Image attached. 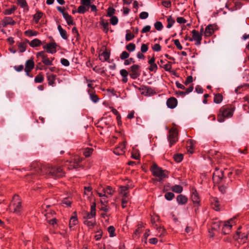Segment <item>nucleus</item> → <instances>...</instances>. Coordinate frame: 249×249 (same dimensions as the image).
I'll use <instances>...</instances> for the list:
<instances>
[{"label": "nucleus", "mask_w": 249, "mask_h": 249, "mask_svg": "<svg viewBox=\"0 0 249 249\" xmlns=\"http://www.w3.org/2000/svg\"><path fill=\"white\" fill-rule=\"evenodd\" d=\"M81 160H82L80 158L75 157L72 160V161H67L64 166L70 170L76 168L78 167V164Z\"/></svg>", "instance_id": "1a4fd4ad"}, {"label": "nucleus", "mask_w": 249, "mask_h": 249, "mask_svg": "<svg viewBox=\"0 0 249 249\" xmlns=\"http://www.w3.org/2000/svg\"><path fill=\"white\" fill-rule=\"evenodd\" d=\"M96 221L95 219H85L84 224L87 225L89 228H92L95 224Z\"/></svg>", "instance_id": "c756f323"}, {"label": "nucleus", "mask_w": 249, "mask_h": 249, "mask_svg": "<svg viewBox=\"0 0 249 249\" xmlns=\"http://www.w3.org/2000/svg\"><path fill=\"white\" fill-rule=\"evenodd\" d=\"M17 1L18 5H19L21 8H24L27 11L29 10L26 0H17Z\"/></svg>", "instance_id": "473e14b6"}, {"label": "nucleus", "mask_w": 249, "mask_h": 249, "mask_svg": "<svg viewBox=\"0 0 249 249\" xmlns=\"http://www.w3.org/2000/svg\"><path fill=\"white\" fill-rule=\"evenodd\" d=\"M102 191H104L105 194L107 196H112L115 192V190L110 186H107L106 188H103Z\"/></svg>", "instance_id": "7c9ffc66"}, {"label": "nucleus", "mask_w": 249, "mask_h": 249, "mask_svg": "<svg viewBox=\"0 0 249 249\" xmlns=\"http://www.w3.org/2000/svg\"><path fill=\"white\" fill-rule=\"evenodd\" d=\"M110 23L113 25H116L118 22V19L117 17L116 16H112L111 17V18L110 19Z\"/></svg>", "instance_id": "4d7b16f0"}, {"label": "nucleus", "mask_w": 249, "mask_h": 249, "mask_svg": "<svg viewBox=\"0 0 249 249\" xmlns=\"http://www.w3.org/2000/svg\"><path fill=\"white\" fill-rule=\"evenodd\" d=\"M217 29V26L214 24H209L205 28L204 36L205 37L212 36Z\"/></svg>", "instance_id": "9b49d317"}, {"label": "nucleus", "mask_w": 249, "mask_h": 249, "mask_svg": "<svg viewBox=\"0 0 249 249\" xmlns=\"http://www.w3.org/2000/svg\"><path fill=\"white\" fill-rule=\"evenodd\" d=\"M148 50L147 44H142L141 47V51L142 53H146Z\"/></svg>", "instance_id": "0e129e2a"}, {"label": "nucleus", "mask_w": 249, "mask_h": 249, "mask_svg": "<svg viewBox=\"0 0 249 249\" xmlns=\"http://www.w3.org/2000/svg\"><path fill=\"white\" fill-rule=\"evenodd\" d=\"M35 82L36 83H41L44 81V77L41 73H39L35 77L34 79Z\"/></svg>", "instance_id": "79ce46f5"}, {"label": "nucleus", "mask_w": 249, "mask_h": 249, "mask_svg": "<svg viewBox=\"0 0 249 249\" xmlns=\"http://www.w3.org/2000/svg\"><path fill=\"white\" fill-rule=\"evenodd\" d=\"M24 34L28 36H35L37 35L38 33L31 30H28L24 32Z\"/></svg>", "instance_id": "a19ab883"}, {"label": "nucleus", "mask_w": 249, "mask_h": 249, "mask_svg": "<svg viewBox=\"0 0 249 249\" xmlns=\"http://www.w3.org/2000/svg\"><path fill=\"white\" fill-rule=\"evenodd\" d=\"M223 100V97L220 94H217L215 95L213 99L214 102L216 104L220 103Z\"/></svg>", "instance_id": "ea45409f"}, {"label": "nucleus", "mask_w": 249, "mask_h": 249, "mask_svg": "<svg viewBox=\"0 0 249 249\" xmlns=\"http://www.w3.org/2000/svg\"><path fill=\"white\" fill-rule=\"evenodd\" d=\"M43 13L41 12H37L34 16V20L36 23H37L39 19L42 18Z\"/></svg>", "instance_id": "4c0bfd02"}, {"label": "nucleus", "mask_w": 249, "mask_h": 249, "mask_svg": "<svg viewBox=\"0 0 249 249\" xmlns=\"http://www.w3.org/2000/svg\"><path fill=\"white\" fill-rule=\"evenodd\" d=\"M109 53L107 52V51H105L99 55V59L100 60L103 62L107 61L109 60Z\"/></svg>", "instance_id": "a878e982"}, {"label": "nucleus", "mask_w": 249, "mask_h": 249, "mask_svg": "<svg viewBox=\"0 0 249 249\" xmlns=\"http://www.w3.org/2000/svg\"><path fill=\"white\" fill-rule=\"evenodd\" d=\"M223 177L224 174L223 171L216 168L213 174V181L215 183H219L221 182Z\"/></svg>", "instance_id": "9d476101"}, {"label": "nucleus", "mask_w": 249, "mask_h": 249, "mask_svg": "<svg viewBox=\"0 0 249 249\" xmlns=\"http://www.w3.org/2000/svg\"><path fill=\"white\" fill-rule=\"evenodd\" d=\"M135 36L134 35L131 34V33H128L127 32L126 35H125V40L127 41H129L131 40L133 38H134Z\"/></svg>", "instance_id": "13d9d810"}, {"label": "nucleus", "mask_w": 249, "mask_h": 249, "mask_svg": "<svg viewBox=\"0 0 249 249\" xmlns=\"http://www.w3.org/2000/svg\"><path fill=\"white\" fill-rule=\"evenodd\" d=\"M148 13L146 12H142L140 14V18L142 19H144L148 17Z\"/></svg>", "instance_id": "052dcab7"}, {"label": "nucleus", "mask_w": 249, "mask_h": 249, "mask_svg": "<svg viewBox=\"0 0 249 249\" xmlns=\"http://www.w3.org/2000/svg\"><path fill=\"white\" fill-rule=\"evenodd\" d=\"M178 132L176 129H172L169 131L168 140L170 146L174 144L178 141Z\"/></svg>", "instance_id": "6e6552de"}, {"label": "nucleus", "mask_w": 249, "mask_h": 249, "mask_svg": "<svg viewBox=\"0 0 249 249\" xmlns=\"http://www.w3.org/2000/svg\"><path fill=\"white\" fill-rule=\"evenodd\" d=\"M119 194L122 197H129L128 187L125 186H122L120 187Z\"/></svg>", "instance_id": "412c9836"}, {"label": "nucleus", "mask_w": 249, "mask_h": 249, "mask_svg": "<svg viewBox=\"0 0 249 249\" xmlns=\"http://www.w3.org/2000/svg\"><path fill=\"white\" fill-rule=\"evenodd\" d=\"M46 174L53 178H59L64 176V172L60 167L52 166L35 167L34 170L27 175L26 178L28 181L35 178L36 174Z\"/></svg>", "instance_id": "f257e3e1"}, {"label": "nucleus", "mask_w": 249, "mask_h": 249, "mask_svg": "<svg viewBox=\"0 0 249 249\" xmlns=\"http://www.w3.org/2000/svg\"><path fill=\"white\" fill-rule=\"evenodd\" d=\"M35 66V63L33 59H28L25 62V68L26 69L32 70Z\"/></svg>", "instance_id": "2f4dec72"}, {"label": "nucleus", "mask_w": 249, "mask_h": 249, "mask_svg": "<svg viewBox=\"0 0 249 249\" xmlns=\"http://www.w3.org/2000/svg\"><path fill=\"white\" fill-rule=\"evenodd\" d=\"M234 109L231 107L221 108L218 114V121L222 123L224 122L225 118H230L232 116Z\"/></svg>", "instance_id": "7ed1b4c3"}, {"label": "nucleus", "mask_w": 249, "mask_h": 249, "mask_svg": "<svg viewBox=\"0 0 249 249\" xmlns=\"http://www.w3.org/2000/svg\"><path fill=\"white\" fill-rule=\"evenodd\" d=\"M154 27L156 28V29L158 31H161L163 28L162 24L160 21H156L154 23Z\"/></svg>", "instance_id": "3c124183"}, {"label": "nucleus", "mask_w": 249, "mask_h": 249, "mask_svg": "<svg viewBox=\"0 0 249 249\" xmlns=\"http://www.w3.org/2000/svg\"><path fill=\"white\" fill-rule=\"evenodd\" d=\"M166 104L168 107L174 108L177 105V100L175 98H170L167 100Z\"/></svg>", "instance_id": "aec40b11"}, {"label": "nucleus", "mask_w": 249, "mask_h": 249, "mask_svg": "<svg viewBox=\"0 0 249 249\" xmlns=\"http://www.w3.org/2000/svg\"><path fill=\"white\" fill-rule=\"evenodd\" d=\"M16 7L13 5L10 8L5 9L3 14L5 15H10L16 11Z\"/></svg>", "instance_id": "f704fd0d"}, {"label": "nucleus", "mask_w": 249, "mask_h": 249, "mask_svg": "<svg viewBox=\"0 0 249 249\" xmlns=\"http://www.w3.org/2000/svg\"><path fill=\"white\" fill-rule=\"evenodd\" d=\"M88 92L89 94V97L90 100L94 103H97L99 99L97 97V95L93 92H90V90L88 91Z\"/></svg>", "instance_id": "e433bc0d"}, {"label": "nucleus", "mask_w": 249, "mask_h": 249, "mask_svg": "<svg viewBox=\"0 0 249 249\" xmlns=\"http://www.w3.org/2000/svg\"><path fill=\"white\" fill-rule=\"evenodd\" d=\"M167 25L166 26V27L167 28H170L173 26L174 24L175 23V20L172 16H170L167 17Z\"/></svg>", "instance_id": "72a5a7b5"}, {"label": "nucleus", "mask_w": 249, "mask_h": 249, "mask_svg": "<svg viewBox=\"0 0 249 249\" xmlns=\"http://www.w3.org/2000/svg\"><path fill=\"white\" fill-rule=\"evenodd\" d=\"M96 215V204L94 203L90 208V212L87 213L84 218L85 219H95L94 217Z\"/></svg>", "instance_id": "ddd939ff"}, {"label": "nucleus", "mask_w": 249, "mask_h": 249, "mask_svg": "<svg viewBox=\"0 0 249 249\" xmlns=\"http://www.w3.org/2000/svg\"><path fill=\"white\" fill-rule=\"evenodd\" d=\"M153 175L158 178V181H161L164 178L168 177V172L162 170L156 164H153L150 168Z\"/></svg>", "instance_id": "f03ea898"}, {"label": "nucleus", "mask_w": 249, "mask_h": 249, "mask_svg": "<svg viewBox=\"0 0 249 249\" xmlns=\"http://www.w3.org/2000/svg\"><path fill=\"white\" fill-rule=\"evenodd\" d=\"M125 142H123L119 146L114 150V153L117 155H123L125 152Z\"/></svg>", "instance_id": "4468645a"}, {"label": "nucleus", "mask_w": 249, "mask_h": 249, "mask_svg": "<svg viewBox=\"0 0 249 249\" xmlns=\"http://www.w3.org/2000/svg\"><path fill=\"white\" fill-rule=\"evenodd\" d=\"M84 190V194L87 195L88 197H89V196L92 194V188L91 187H85Z\"/></svg>", "instance_id": "49530a36"}, {"label": "nucleus", "mask_w": 249, "mask_h": 249, "mask_svg": "<svg viewBox=\"0 0 249 249\" xmlns=\"http://www.w3.org/2000/svg\"><path fill=\"white\" fill-rule=\"evenodd\" d=\"M2 25L3 27H6L8 25H14L16 24V22L13 19V18L9 17H6L4 18L3 20L1 21Z\"/></svg>", "instance_id": "dca6fc26"}, {"label": "nucleus", "mask_w": 249, "mask_h": 249, "mask_svg": "<svg viewBox=\"0 0 249 249\" xmlns=\"http://www.w3.org/2000/svg\"><path fill=\"white\" fill-rule=\"evenodd\" d=\"M140 67L138 65H133L130 68L129 75L133 79H137L141 74Z\"/></svg>", "instance_id": "0eeeda50"}, {"label": "nucleus", "mask_w": 249, "mask_h": 249, "mask_svg": "<svg viewBox=\"0 0 249 249\" xmlns=\"http://www.w3.org/2000/svg\"><path fill=\"white\" fill-rule=\"evenodd\" d=\"M171 190L176 193H180L182 192L183 188L180 185H176L172 187Z\"/></svg>", "instance_id": "c9c22d12"}, {"label": "nucleus", "mask_w": 249, "mask_h": 249, "mask_svg": "<svg viewBox=\"0 0 249 249\" xmlns=\"http://www.w3.org/2000/svg\"><path fill=\"white\" fill-rule=\"evenodd\" d=\"M10 206L11 209L13 210V212L14 213H18L21 211V202L18 196H14Z\"/></svg>", "instance_id": "39448f33"}, {"label": "nucleus", "mask_w": 249, "mask_h": 249, "mask_svg": "<svg viewBox=\"0 0 249 249\" xmlns=\"http://www.w3.org/2000/svg\"><path fill=\"white\" fill-rule=\"evenodd\" d=\"M53 59L54 58H52V60H50L46 56L45 58H43V60H42V62L46 65L52 66L53 65Z\"/></svg>", "instance_id": "37998d69"}, {"label": "nucleus", "mask_w": 249, "mask_h": 249, "mask_svg": "<svg viewBox=\"0 0 249 249\" xmlns=\"http://www.w3.org/2000/svg\"><path fill=\"white\" fill-rule=\"evenodd\" d=\"M120 73L122 76V81L123 83H125L128 81L127 76L128 75V71L125 69H122L120 71Z\"/></svg>", "instance_id": "393cba45"}, {"label": "nucleus", "mask_w": 249, "mask_h": 249, "mask_svg": "<svg viewBox=\"0 0 249 249\" xmlns=\"http://www.w3.org/2000/svg\"><path fill=\"white\" fill-rule=\"evenodd\" d=\"M28 43L32 48L40 46L42 43V41L38 38H35Z\"/></svg>", "instance_id": "5701e85b"}, {"label": "nucleus", "mask_w": 249, "mask_h": 249, "mask_svg": "<svg viewBox=\"0 0 249 249\" xmlns=\"http://www.w3.org/2000/svg\"><path fill=\"white\" fill-rule=\"evenodd\" d=\"M235 224V218H231L229 220L222 222L221 227L222 233L224 234L230 233L232 227Z\"/></svg>", "instance_id": "20e7f679"}, {"label": "nucleus", "mask_w": 249, "mask_h": 249, "mask_svg": "<svg viewBox=\"0 0 249 249\" xmlns=\"http://www.w3.org/2000/svg\"><path fill=\"white\" fill-rule=\"evenodd\" d=\"M29 42V41L27 39L26 40V42H20L18 43V47L20 53H23L26 51L27 47V43Z\"/></svg>", "instance_id": "f3484780"}, {"label": "nucleus", "mask_w": 249, "mask_h": 249, "mask_svg": "<svg viewBox=\"0 0 249 249\" xmlns=\"http://www.w3.org/2000/svg\"><path fill=\"white\" fill-rule=\"evenodd\" d=\"M89 8L87 9L85 6L83 5H81L78 7L77 9V12L80 14H84L86 12V11H88Z\"/></svg>", "instance_id": "de8ad7c7"}, {"label": "nucleus", "mask_w": 249, "mask_h": 249, "mask_svg": "<svg viewBox=\"0 0 249 249\" xmlns=\"http://www.w3.org/2000/svg\"><path fill=\"white\" fill-rule=\"evenodd\" d=\"M93 152V149L92 148H86L84 152H83V153H84V155L88 157H89L91 155V154H92Z\"/></svg>", "instance_id": "09e8293b"}, {"label": "nucleus", "mask_w": 249, "mask_h": 249, "mask_svg": "<svg viewBox=\"0 0 249 249\" xmlns=\"http://www.w3.org/2000/svg\"><path fill=\"white\" fill-rule=\"evenodd\" d=\"M60 62L61 64L64 66L68 67L70 65V62L67 59L62 58Z\"/></svg>", "instance_id": "774afa93"}, {"label": "nucleus", "mask_w": 249, "mask_h": 249, "mask_svg": "<svg viewBox=\"0 0 249 249\" xmlns=\"http://www.w3.org/2000/svg\"><path fill=\"white\" fill-rule=\"evenodd\" d=\"M47 75L49 85L52 86H54L55 85L56 75L51 73H47Z\"/></svg>", "instance_id": "4be33fe9"}, {"label": "nucleus", "mask_w": 249, "mask_h": 249, "mask_svg": "<svg viewBox=\"0 0 249 249\" xmlns=\"http://www.w3.org/2000/svg\"><path fill=\"white\" fill-rule=\"evenodd\" d=\"M188 201V198L182 195H179L177 197V201L179 205H184Z\"/></svg>", "instance_id": "6ab92c4d"}, {"label": "nucleus", "mask_w": 249, "mask_h": 249, "mask_svg": "<svg viewBox=\"0 0 249 249\" xmlns=\"http://www.w3.org/2000/svg\"><path fill=\"white\" fill-rule=\"evenodd\" d=\"M129 200V197H122V206L123 208H124L126 207V204L128 202Z\"/></svg>", "instance_id": "864d4df0"}, {"label": "nucleus", "mask_w": 249, "mask_h": 249, "mask_svg": "<svg viewBox=\"0 0 249 249\" xmlns=\"http://www.w3.org/2000/svg\"><path fill=\"white\" fill-rule=\"evenodd\" d=\"M152 49L155 52H160L161 50V46L159 44H155L152 47Z\"/></svg>", "instance_id": "338daca9"}, {"label": "nucleus", "mask_w": 249, "mask_h": 249, "mask_svg": "<svg viewBox=\"0 0 249 249\" xmlns=\"http://www.w3.org/2000/svg\"><path fill=\"white\" fill-rule=\"evenodd\" d=\"M222 221H220L217 219H215L212 222V230L216 231H218L220 228L222 227Z\"/></svg>", "instance_id": "2eb2a0df"}, {"label": "nucleus", "mask_w": 249, "mask_h": 249, "mask_svg": "<svg viewBox=\"0 0 249 249\" xmlns=\"http://www.w3.org/2000/svg\"><path fill=\"white\" fill-rule=\"evenodd\" d=\"M101 24L104 27V31L107 33L108 30V23L106 21H102L101 23Z\"/></svg>", "instance_id": "e2e57ef3"}, {"label": "nucleus", "mask_w": 249, "mask_h": 249, "mask_svg": "<svg viewBox=\"0 0 249 249\" xmlns=\"http://www.w3.org/2000/svg\"><path fill=\"white\" fill-rule=\"evenodd\" d=\"M81 4L85 6L86 7H89L90 5V0H81Z\"/></svg>", "instance_id": "69168bd1"}, {"label": "nucleus", "mask_w": 249, "mask_h": 249, "mask_svg": "<svg viewBox=\"0 0 249 249\" xmlns=\"http://www.w3.org/2000/svg\"><path fill=\"white\" fill-rule=\"evenodd\" d=\"M108 231L110 237H114L116 235L115 229L113 226H110L108 228Z\"/></svg>", "instance_id": "a18cd8bd"}, {"label": "nucleus", "mask_w": 249, "mask_h": 249, "mask_svg": "<svg viewBox=\"0 0 249 249\" xmlns=\"http://www.w3.org/2000/svg\"><path fill=\"white\" fill-rule=\"evenodd\" d=\"M187 147H190L189 149H188V152L191 154L193 153V148H194V142L192 140H190L187 142Z\"/></svg>", "instance_id": "58836bf2"}, {"label": "nucleus", "mask_w": 249, "mask_h": 249, "mask_svg": "<svg viewBox=\"0 0 249 249\" xmlns=\"http://www.w3.org/2000/svg\"><path fill=\"white\" fill-rule=\"evenodd\" d=\"M56 44L55 42L48 43L43 47L44 50H46L47 53L51 54H53L56 53Z\"/></svg>", "instance_id": "f8f14e48"}, {"label": "nucleus", "mask_w": 249, "mask_h": 249, "mask_svg": "<svg viewBox=\"0 0 249 249\" xmlns=\"http://www.w3.org/2000/svg\"><path fill=\"white\" fill-rule=\"evenodd\" d=\"M57 29L62 38L65 40L67 39L68 36L66 31L63 29L60 25L57 26Z\"/></svg>", "instance_id": "bb28decb"}, {"label": "nucleus", "mask_w": 249, "mask_h": 249, "mask_svg": "<svg viewBox=\"0 0 249 249\" xmlns=\"http://www.w3.org/2000/svg\"><path fill=\"white\" fill-rule=\"evenodd\" d=\"M129 56V54L127 52L124 51L121 53V54L120 55V58L122 60H124V59H125L128 58Z\"/></svg>", "instance_id": "bf43d9fd"}, {"label": "nucleus", "mask_w": 249, "mask_h": 249, "mask_svg": "<svg viewBox=\"0 0 249 249\" xmlns=\"http://www.w3.org/2000/svg\"><path fill=\"white\" fill-rule=\"evenodd\" d=\"M174 158L176 161L179 162L183 160V155L181 154H177L174 155Z\"/></svg>", "instance_id": "5fc2aeb1"}, {"label": "nucleus", "mask_w": 249, "mask_h": 249, "mask_svg": "<svg viewBox=\"0 0 249 249\" xmlns=\"http://www.w3.org/2000/svg\"><path fill=\"white\" fill-rule=\"evenodd\" d=\"M103 188V187H102V186H100V187H98V188L97 189V195H98V196L99 197H100V198L104 197L105 196H106V195L105 194V193H104V191H102Z\"/></svg>", "instance_id": "c03bdc74"}, {"label": "nucleus", "mask_w": 249, "mask_h": 249, "mask_svg": "<svg viewBox=\"0 0 249 249\" xmlns=\"http://www.w3.org/2000/svg\"><path fill=\"white\" fill-rule=\"evenodd\" d=\"M192 37L189 38L188 40L190 41H195V45L196 46H199L201 43L202 35L201 34H199V33L196 30H192Z\"/></svg>", "instance_id": "423d86ee"}, {"label": "nucleus", "mask_w": 249, "mask_h": 249, "mask_svg": "<svg viewBox=\"0 0 249 249\" xmlns=\"http://www.w3.org/2000/svg\"><path fill=\"white\" fill-rule=\"evenodd\" d=\"M63 17L69 25L74 24V22L72 17L69 15L67 13L66 14H63Z\"/></svg>", "instance_id": "cd10ccee"}, {"label": "nucleus", "mask_w": 249, "mask_h": 249, "mask_svg": "<svg viewBox=\"0 0 249 249\" xmlns=\"http://www.w3.org/2000/svg\"><path fill=\"white\" fill-rule=\"evenodd\" d=\"M191 199L194 204H196L197 206L199 203L200 200L198 194L196 190H193Z\"/></svg>", "instance_id": "a211bd4d"}, {"label": "nucleus", "mask_w": 249, "mask_h": 249, "mask_svg": "<svg viewBox=\"0 0 249 249\" xmlns=\"http://www.w3.org/2000/svg\"><path fill=\"white\" fill-rule=\"evenodd\" d=\"M164 196L167 200H171L174 197L175 195L172 192H168L165 194Z\"/></svg>", "instance_id": "603ef678"}, {"label": "nucleus", "mask_w": 249, "mask_h": 249, "mask_svg": "<svg viewBox=\"0 0 249 249\" xmlns=\"http://www.w3.org/2000/svg\"><path fill=\"white\" fill-rule=\"evenodd\" d=\"M211 203L213 209L217 211L220 210V204L217 198H213L211 201Z\"/></svg>", "instance_id": "b1692460"}, {"label": "nucleus", "mask_w": 249, "mask_h": 249, "mask_svg": "<svg viewBox=\"0 0 249 249\" xmlns=\"http://www.w3.org/2000/svg\"><path fill=\"white\" fill-rule=\"evenodd\" d=\"M78 222L77 218L76 216H72L71 217L70 222H69V227L71 230L73 229V227L75 226Z\"/></svg>", "instance_id": "c85d7f7f"}, {"label": "nucleus", "mask_w": 249, "mask_h": 249, "mask_svg": "<svg viewBox=\"0 0 249 249\" xmlns=\"http://www.w3.org/2000/svg\"><path fill=\"white\" fill-rule=\"evenodd\" d=\"M115 13V9L112 7H109L107 9V16L108 17H112Z\"/></svg>", "instance_id": "680f3d73"}, {"label": "nucleus", "mask_w": 249, "mask_h": 249, "mask_svg": "<svg viewBox=\"0 0 249 249\" xmlns=\"http://www.w3.org/2000/svg\"><path fill=\"white\" fill-rule=\"evenodd\" d=\"M136 48L135 44L130 43L126 46V49L129 52H133Z\"/></svg>", "instance_id": "8fccbe9b"}, {"label": "nucleus", "mask_w": 249, "mask_h": 249, "mask_svg": "<svg viewBox=\"0 0 249 249\" xmlns=\"http://www.w3.org/2000/svg\"><path fill=\"white\" fill-rule=\"evenodd\" d=\"M163 68L165 71H170L172 69L171 62H168L167 64L163 65Z\"/></svg>", "instance_id": "6e6d98bb"}]
</instances>
